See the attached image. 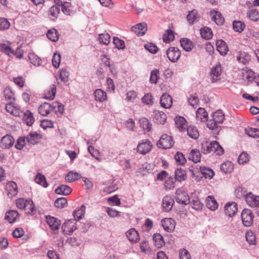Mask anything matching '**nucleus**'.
Masks as SVG:
<instances>
[{
  "label": "nucleus",
  "mask_w": 259,
  "mask_h": 259,
  "mask_svg": "<svg viewBox=\"0 0 259 259\" xmlns=\"http://www.w3.org/2000/svg\"><path fill=\"white\" fill-rule=\"evenodd\" d=\"M224 120V113L222 110H219L213 113L212 119L208 120L206 125L209 129L216 131V134H218L221 130V126L219 124H222Z\"/></svg>",
  "instance_id": "obj_1"
},
{
  "label": "nucleus",
  "mask_w": 259,
  "mask_h": 259,
  "mask_svg": "<svg viewBox=\"0 0 259 259\" xmlns=\"http://www.w3.org/2000/svg\"><path fill=\"white\" fill-rule=\"evenodd\" d=\"M201 151L202 153L207 154L211 152L216 153L217 155H222L224 154V151L223 147L217 141H212L211 142H205L202 143Z\"/></svg>",
  "instance_id": "obj_2"
},
{
  "label": "nucleus",
  "mask_w": 259,
  "mask_h": 259,
  "mask_svg": "<svg viewBox=\"0 0 259 259\" xmlns=\"http://www.w3.org/2000/svg\"><path fill=\"white\" fill-rule=\"evenodd\" d=\"M174 144L171 136L167 134H163L157 143L158 148L166 149L171 148Z\"/></svg>",
  "instance_id": "obj_3"
},
{
  "label": "nucleus",
  "mask_w": 259,
  "mask_h": 259,
  "mask_svg": "<svg viewBox=\"0 0 259 259\" xmlns=\"http://www.w3.org/2000/svg\"><path fill=\"white\" fill-rule=\"evenodd\" d=\"M175 199L177 202L184 205L190 202V197L187 192L183 189H179L176 191Z\"/></svg>",
  "instance_id": "obj_4"
},
{
  "label": "nucleus",
  "mask_w": 259,
  "mask_h": 259,
  "mask_svg": "<svg viewBox=\"0 0 259 259\" xmlns=\"http://www.w3.org/2000/svg\"><path fill=\"white\" fill-rule=\"evenodd\" d=\"M254 215L252 211L247 208L243 210L241 213V219L243 224L246 227H250L253 223Z\"/></svg>",
  "instance_id": "obj_5"
},
{
  "label": "nucleus",
  "mask_w": 259,
  "mask_h": 259,
  "mask_svg": "<svg viewBox=\"0 0 259 259\" xmlns=\"http://www.w3.org/2000/svg\"><path fill=\"white\" fill-rule=\"evenodd\" d=\"M166 54L169 60L173 63L177 62L181 55L179 49L174 47L169 48L166 50Z\"/></svg>",
  "instance_id": "obj_6"
},
{
  "label": "nucleus",
  "mask_w": 259,
  "mask_h": 259,
  "mask_svg": "<svg viewBox=\"0 0 259 259\" xmlns=\"http://www.w3.org/2000/svg\"><path fill=\"white\" fill-rule=\"evenodd\" d=\"M152 148L151 142L148 139H145L138 144L137 150L139 153L145 155L149 153Z\"/></svg>",
  "instance_id": "obj_7"
},
{
  "label": "nucleus",
  "mask_w": 259,
  "mask_h": 259,
  "mask_svg": "<svg viewBox=\"0 0 259 259\" xmlns=\"http://www.w3.org/2000/svg\"><path fill=\"white\" fill-rule=\"evenodd\" d=\"M77 229L76 222L74 220H68L62 226V230L64 234L71 235Z\"/></svg>",
  "instance_id": "obj_8"
},
{
  "label": "nucleus",
  "mask_w": 259,
  "mask_h": 259,
  "mask_svg": "<svg viewBox=\"0 0 259 259\" xmlns=\"http://www.w3.org/2000/svg\"><path fill=\"white\" fill-rule=\"evenodd\" d=\"M45 219L47 224L53 231H58L61 226V221L50 215L45 216Z\"/></svg>",
  "instance_id": "obj_9"
},
{
  "label": "nucleus",
  "mask_w": 259,
  "mask_h": 259,
  "mask_svg": "<svg viewBox=\"0 0 259 259\" xmlns=\"http://www.w3.org/2000/svg\"><path fill=\"white\" fill-rule=\"evenodd\" d=\"M222 74V66L218 62L216 65L211 68L210 73V76L212 82H215L220 79V76Z\"/></svg>",
  "instance_id": "obj_10"
},
{
  "label": "nucleus",
  "mask_w": 259,
  "mask_h": 259,
  "mask_svg": "<svg viewBox=\"0 0 259 259\" xmlns=\"http://www.w3.org/2000/svg\"><path fill=\"white\" fill-rule=\"evenodd\" d=\"M161 225L164 230L170 232L174 230L176 222L171 218H165L161 220Z\"/></svg>",
  "instance_id": "obj_11"
},
{
  "label": "nucleus",
  "mask_w": 259,
  "mask_h": 259,
  "mask_svg": "<svg viewBox=\"0 0 259 259\" xmlns=\"http://www.w3.org/2000/svg\"><path fill=\"white\" fill-rule=\"evenodd\" d=\"M15 140L12 136L7 135L4 136L0 141V146L4 149H9L14 144Z\"/></svg>",
  "instance_id": "obj_12"
},
{
  "label": "nucleus",
  "mask_w": 259,
  "mask_h": 259,
  "mask_svg": "<svg viewBox=\"0 0 259 259\" xmlns=\"http://www.w3.org/2000/svg\"><path fill=\"white\" fill-rule=\"evenodd\" d=\"M245 201L250 207H256L259 204V196L249 192L246 195Z\"/></svg>",
  "instance_id": "obj_13"
},
{
  "label": "nucleus",
  "mask_w": 259,
  "mask_h": 259,
  "mask_svg": "<svg viewBox=\"0 0 259 259\" xmlns=\"http://www.w3.org/2000/svg\"><path fill=\"white\" fill-rule=\"evenodd\" d=\"M237 204L234 202H228L225 206V213L230 217L234 215L237 212Z\"/></svg>",
  "instance_id": "obj_14"
},
{
  "label": "nucleus",
  "mask_w": 259,
  "mask_h": 259,
  "mask_svg": "<svg viewBox=\"0 0 259 259\" xmlns=\"http://www.w3.org/2000/svg\"><path fill=\"white\" fill-rule=\"evenodd\" d=\"M147 30V24L145 23H140L131 28V30L139 36L145 34Z\"/></svg>",
  "instance_id": "obj_15"
},
{
  "label": "nucleus",
  "mask_w": 259,
  "mask_h": 259,
  "mask_svg": "<svg viewBox=\"0 0 259 259\" xmlns=\"http://www.w3.org/2000/svg\"><path fill=\"white\" fill-rule=\"evenodd\" d=\"M7 191V195L9 197H13L17 195L18 193L17 185L13 181L8 183L6 186Z\"/></svg>",
  "instance_id": "obj_16"
},
{
  "label": "nucleus",
  "mask_w": 259,
  "mask_h": 259,
  "mask_svg": "<svg viewBox=\"0 0 259 259\" xmlns=\"http://www.w3.org/2000/svg\"><path fill=\"white\" fill-rule=\"evenodd\" d=\"M160 103L162 107L169 108L172 104V97L167 93L163 94L160 97Z\"/></svg>",
  "instance_id": "obj_17"
},
{
  "label": "nucleus",
  "mask_w": 259,
  "mask_h": 259,
  "mask_svg": "<svg viewBox=\"0 0 259 259\" xmlns=\"http://www.w3.org/2000/svg\"><path fill=\"white\" fill-rule=\"evenodd\" d=\"M173 198L169 195L165 196L162 200V207L166 211H170L174 204Z\"/></svg>",
  "instance_id": "obj_18"
},
{
  "label": "nucleus",
  "mask_w": 259,
  "mask_h": 259,
  "mask_svg": "<svg viewBox=\"0 0 259 259\" xmlns=\"http://www.w3.org/2000/svg\"><path fill=\"white\" fill-rule=\"evenodd\" d=\"M5 109L8 112L15 116H20L22 114L21 110L14 106L12 101H10L6 105Z\"/></svg>",
  "instance_id": "obj_19"
},
{
  "label": "nucleus",
  "mask_w": 259,
  "mask_h": 259,
  "mask_svg": "<svg viewBox=\"0 0 259 259\" xmlns=\"http://www.w3.org/2000/svg\"><path fill=\"white\" fill-rule=\"evenodd\" d=\"M26 141L31 145L37 144L41 139L42 136L40 134L36 132H30L29 135L25 137Z\"/></svg>",
  "instance_id": "obj_20"
},
{
  "label": "nucleus",
  "mask_w": 259,
  "mask_h": 259,
  "mask_svg": "<svg viewBox=\"0 0 259 259\" xmlns=\"http://www.w3.org/2000/svg\"><path fill=\"white\" fill-rule=\"evenodd\" d=\"M217 50L220 54L224 56L226 55L229 51L227 44L222 39L218 40L216 42Z\"/></svg>",
  "instance_id": "obj_21"
},
{
  "label": "nucleus",
  "mask_w": 259,
  "mask_h": 259,
  "mask_svg": "<svg viewBox=\"0 0 259 259\" xmlns=\"http://www.w3.org/2000/svg\"><path fill=\"white\" fill-rule=\"evenodd\" d=\"M53 111L52 104L45 102L39 106L38 108L39 113L42 116H47Z\"/></svg>",
  "instance_id": "obj_22"
},
{
  "label": "nucleus",
  "mask_w": 259,
  "mask_h": 259,
  "mask_svg": "<svg viewBox=\"0 0 259 259\" xmlns=\"http://www.w3.org/2000/svg\"><path fill=\"white\" fill-rule=\"evenodd\" d=\"M126 237L131 242H137L140 240V237L137 231L134 228L130 229L126 232Z\"/></svg>",
  "instance_id": "obj_23"
},
{
  "label": "nucleus",
  "mask_w": 259,
  "mask_h": 259,
  "mask_svg": "<svg viewBox=\"0 0 259 259\" xmlns=\"http://www.w3.org/2000/svg\"><path fill=\"white\" fill-rule=\"evenodd\" d=\"M71 192L72 189L66 185H61L58 186L55 190L56 194L61 195H68L70 194Z\"/></svg>",
  "instance_id": "obj_24"
},
{
  "label": "nucleus",
  "mask_w": 259,
  "mask_h": 259,
  "mask_svg": "<svg viewBox=\"0 0 259 259\" xmlns=\"http://www.w3.org/2000/svg\"><path fill=\"white\" fill-rule=\"evenodd\" d=\"M154 119L157 123L163 124L166 120V115L162 111H155L154 112Z\"/></svg>",
  "instance_id": "obj_25"
},
{
  "label": "nucleus",
  "mask_w": 259,
  "mask_h": 259,
  "mask_svg": "<svg viewBox=\"0 0 259 259\" xmlns=\"http://www.w3.org/2000/svg\"><path fill=\"white\" fill-rule=\"evenodd\" d=\"M200 172L205 179H211L214 175L212 169L205 166H200Z\"/></svg>",
  "instance_id": "obj_26"
},
{
  "label": "nucleus",
  "mask_w": 259,
  "mask_h": 259,
  "mask_svg": "<svg viewBox=\"0 0 259 259\" xmlns=\"http://www.w3.org/2000/svg\"><path fill=\"white\" fill-rule=\"evenodd\" d=\"M181 47L186 52H190L193 47V44L189 39L187 38H182L180 40Z\"/></svg>",
  "instance_id": "obj_27"
},
{
  "label": "nucleus",
  "mask_w": 259,
  "mask_h": 259,
  "mask_svg": "<svg viewBox=\"0 0 259 259\" xmlns=\"http://www.w3.org/2000/svg\"><path fill=\"white\" fill-rule=\"evenodd\" d=\"M175 180L178 182H182L184 181L187 178V174L186 171L182 168H178L176 169L175 173Z\"/></svg>",
  "instance_id": "obj_28"
},
{
  "label": "nucleus",
  "mask_w": 259,
  "mask_h": 259,
  "mask_svg": "<svg viewBox=\"0 0 259 259\" xmlns=\"http://www.w3.org/2000/svg\"><path fill=\"white\" fill-rule=\"evenodd\" d=\"M237 60L243 64L248 63L250 60V56L245 52H239L237 55Z\"/></svg>",
  "instance_id": "obj_29"
},
{
  "label": "nucleus",
  "mask_w": 259,
  "mask_h": 259,
  "mask_svg": "<svg viewBox=\"0 0 259 259\" xmlns=\"http://www.w3.org/2000/svg\"><path fill=\"white\" fill-rule=\"evenodd\" d=\"M23 120L28 126H31L34 122V118L32 113L29 110H27L23 113Z\"/></svg>",
  "instance_id": "obj_30"
},
{
  "label": "nucleus",
  "mask_w": 259,
  "mask_h": 259,
  "mask_svg": "<svg viewBox=\"0 0 259 259\" xmlns=\"http://www.w3.org/2000/svg\"><path fill=\"white\" fill-rule=\"evenodd\" d=\"M60 13V9L56 6H52L49 11V17L52 21H55Z\"/></svg>",
  "instance_id": "obj_31"
},
{
  "label": "nucleus",
  "mask_w": 259,
  "mask_h": 259,
  "mask_svg": "<svg viewBox=\"0 0 259 259\" xmlns=\"http://www.w3.org/2000/svg\"><path fill=\"white\" fill-rule=\"evenodd\" d=\"M140 126L141 127L147 132H150L152 130V124L149 120L145 118L142 117L139 121Z\"/></svg>",
  "instance_id": "obj_32"
},
{
  "label": "nucleus",
  "mask_w": 259,
  "mask_h": 259,
  "mask_svg": "<svg viewBox=\"0 0 259 259\" xmlns=\"http://www.w3.org/2000/svg\"><path fill=\"white\" fill-rule=\"evenodd\" d=\"M18 216L19 213L17 210H10L6 212L5 219L10 223H13L15 222Z\"/></svg>",
  "instance_id": "obj_33"
},
{
  "label": "nucleus",
  "mask_w": 259,
  "mask_h": 259,
  "mask_svg": "<svg viewBox=\"0 0 259 259\" xmlns=\"http://www.w3.org/2000/svg\"><path fill=\"white\" fill-rule=\"evenodd\" d=\"M94 96L96 101L103 102L107 100V94L105 92L101 89H97L94 92Z\"/></svg>",
  "instance_id": "obj_34"
},
{
  "label": "nucleus",
  "mask_w": 259,
  "mask_h": 259,
  "mask_svg": "<svg viewBox=\"0 0 259 259\" xmlns=\"http://www.w3.org/2000/svg\"><path fill=\"white\" fill-rule=\"evenodd\" d=\"M199 17L200 16L198 15L197 11L195 10H193L190 12L187 15V19L188 22L190 24H192L198 21Z\"/></svg>",
  "instance_id": "obj_35"
},
{
  "label": "nucleus",
  "mask_w": 259,
  "mask_h": 259,
  "mask_svg": "<svg viewBox=\"0 0 259 259\" xmlns=\"http://www.w3.org/2000/svg\"><path fill=\"white\" fill-rule=\"evenodd\" d=\"M56 93V87L55 85L52 84L50 89L46 91L44 93V98L49 100H53L55 98Z\"/></svg>",
  "instance_id": "obj_36"
},
{
  "label": "nucleus",
  "mask_w": 259,
  "mask_h": 259,
  "mask_svg": "<svg viewBox=\"0 0 259 259\" xmlns=\"http://www.w3.org/2000/svg\"><path fill=\"white\" fill-rule=\"evenodd\" d=\"M47 36L52 41L56 42L59 39V32L55 28H52L48 31Z\"/></svg>",
  "instance_id": "obj_37"
},
{
  "label": "nucleus",
  "mask_w": 259,
  "mask_h": 259,
  "mask_svg": "<svg viewBox=\"0 0 259 259\" xmlns=\"http://www.w3.org/2000/svg\"><path fill=\"white\" fill-rule=\"evenodd\" d=\"M221 171L225 174L231 172L234 169L233 163L229 161H226L221 165Z\"/></svg>",
  "instance_id": "obj_38"
},
{
  "label": "nucleus",
  "mask_w": 259,
  "mask_h": 259,
  "mask_svg": "<svg viewBox=\"0 0 259 259\" xmlns=\"http://www.w3.org/2000/svg\"><path fill=\"white\" fill-rule=\"evenodd\" d=\"M207 207L212 210H214L218 208V204L213 196H208L206 199Z\"/></svg>",
  "instance_id": "obj_39"
},
{
  "label": "nucleus",
  "mask_w": 259,
  "mask_h": 259,
  "mask_svg": "<svg viewBox=\"0 0 259 259\" xmlns=\"http://www.w3.org/2000/svg\"><path fill=\"white\" fill-rule=\"evenodd\" d=\"M81 175L76 172L71 171L65 177V180L67 182H72L81 178Z\"/></svg>",
  "instance_id": "obj_40"
},
{
  "label": "nucleus",
  "mask_w": 259,
  "mask_h": 259,
  "mask_svg": "<svg viewBox=\"0 0 259 259\" xmlns=\"http://www.w3.org/2000/svg\"><path fill=\"white\" fill-rule=\"evenodd\" d=\"M189 159L195 163L199 162L201 159V154L199 151L196 149L192 150L189 154Z\"/></svg>",
  "instance_id": "obj_41"
},
{
  "label": "nucleus",
  "mask_w": 259,
  "mask_h": 259,
  "mask_svg": "<svg viewBox=\"0 0 259 259\" xmlns=\"http://www.w3.org/2000/svg\"><path fill=\"white\" fill-rule=\"evenodd\" d=\"M187 134L191 138L197 139L199 137V133L196 127L193 125H190L187 128Z\"/></svg>",
  "instance_id": "obj_42"
},
{
  "label": "nucleus",
  "mask_w": 259,
  "mask_h": 259,
  "mask_svg": "<svg viewBox=\"0 0 259 259\" xmlns=\"http://www.w3.org/2000/svg\"><path fill=\"white\" fill-rule=\"evenodd\" d=\"M153 240L155 242V245L158 248L162 247L165 244L163 237L159 233L153 235Z\"/></svg>",
  "instance_id": "obj_43"
},
{
  "label": "nucleus",
  "mask_w": 259,
  "mask_h": 259,
  "mask_svg": "<svg viewBox=\"0 0 259 259\" xmlns=\"http://www.w3.org/2000/svg\"><path fill=\"white\" fill-rule=\"evenodd\" d=\"M242 76L244 80L247 81H252L255 78V73L251 69L244 70L242 72Z\"/></svg>",
  "instance_id": "obj_44"
},
{
  "label": "nucleus",
  "mask_w": 259,
  "mask_h": 259,
  "mask_svg": "<svg viewBox=\"0 0 259 259\" xmlns=\"http://www.w3.org/2000/svg\"><path fill=\"white\" fill-rule=\"evenodd\" d=\"M200 34L202 37L207 40L211 38L212 36L211 29L207 27H204L200 29Z\"/></svg>",
  "instance_id": "obj_45"
},
{
  "label": "nucleus",
  "mask_w": 259,
  "mask_h": 259,
  "mask_svg": "<svg viewBox=\"0 0 259 259\" xmlns=\"http://www.w3.org/2000/svg\"><path fill=\"white\" fill-rule=\"evenodd\" d=\"M159 70L158 69H155L152 70L150 73V77L149 81L151 83L156 84L158 80L159 79Z\"/></svg>",
  "instance_id": "obj_46"
},
{
  "label": "nucleus",
  "mask_w": 259,
  "mask_h": 259,
  "mask_svg": "<svg viewBox=\"0 0 259 259\" xmlns=\"http://www.w3.org/2000/svg\"><path fill=\"white\" fill-rule=\"evenodd\" d=\"M0 51L9 56L14 55V51L9 45L6 44H0Z\"/></svg>",
  "instance_id": "obj_47"
},
{
  "label": "nucleus",
  "mask_w": 259,
  "mask_h": 259,
  "mask_svg": "<svg viewBox=\"0 0 259 259\" xmlns=\"http://www.w3.org/2000/svg\"><path fill=\"white\" fill-rule=\"evenodd\" d=\"M247 16L251 21H257L259 20V13L256 9H252L248 10Z\"/></svg>",
  "instance_id": "obj_48"
},
{
  "label": "nucleus",
  "mask_w": 259,
  "mask_h": 259,
  "mask_svg": "<svg viewBox=\"0 0 259 259\" xmlns=\"http://www.w3.org/2000/svg\"><path fill=\"white\" fill-rule=\"evenodd\" d=\"M215 14L212 15V20L218 25H222L224 24L225 20L221 13L214 11Z\"/></svg>",
  "instance_id": "obj_49"
},
{
  "label": "nucleus",
  "mask_w": 259,
  "mask_h": 259,
  "mask_svg": "<svg viewBox=\"0 0 259 259\" xmlns=\"http://www.w3.org/2000/svg\"><path fill=\"white\" fill-rule=\"evenodd\" d=\"M245 133L250 137L259 139V129L256 128H246Z\"/></svg>",
  "instance_id": "obj_50"
},
{
  "label": "nucleus",
  "mask_w": 259,
  "mask_h": 259,
  "mask_svg": "<svg viewBox=\"0 0 259 259\" xmlns=\"http://www.w3.org/2000/svg\"><path fill=\"white\" fill-rule=\"evenodd\" d=\"M85 213V206L83 205L80 208L77 209L73 212V217L75 221L76 220H79L84 215Z\"/></svg>",
  "instance_id": "obj_51"
},
{
  "label": "nucleus",
  "mask_w": 259,
  "mask_h": 259,
  "mask_svg": "<svg viewBox=\"0 0 259 259\" xmlns=\"http://www.w3.org/2000/svg\"><path fill=\"white\" fill-rule=\"evenodd\" d=\"M28 58L31 63L33 65L39 66L41 64L42 61L41 59L34 53L29 54Z\"/></svg>",
  "instance_id": "obj_52"
},
{
  "label": "nucleus",
  "mask_w": 259,
  "mask_h": 259,
  "mask_svg": "<svg viewBox=\"0 0 259 259\" xmlns=\"http://www.w3.org/2000/svg\"><path fill=\"white\" fill-rule=\"evenodd\" d=\"M35 182L41 185L45 188H46L48 187V183L47 182L46 178L45 176H44L42 174H38L35 178Z\"/></svg>",
  "instance_id": "obj_53"
},
{
  "label": "nucleus",
  "mask_w": 259,
  "mask_h": 259,
  "mask_svg": "<svg viewBox=\"0 0 259 259\" xmlns=\"http://www.w3.org/2000/svg\"><path fill=\"white\" fill-rule=\"evenodd\" d=\"M175 39L174 32L171 30H167L163 35V40L165 42H169Z\"/></svg>",
  "instance_id": "obj_54"
},
{
  "label": "nucleus",
  "mask_w": 259,
  "mask_h": 259,
  "mask_svg": "<svg viewBox=\"0 0 259 259\" xmlns=\"http://www.w3.org/2000/svg\"><path fill=\"white\" fill-rule=\"evenodd\" d=\"M98 39L100 43L108 45L110 41V36L107 33H103L99 35Z\"/></svg>",
  "instance_id": "obj_55"
},
{
  "label": "nucleus",
  "mask_w": 259,
  "mask_h": 259,
  "mask_svg": "<svg viewBox=\"0 0 259 259\" xmlns=\"http://www.w3.org/2000/svg\"><path fill=\"white\" fill-rule=\"evenodd\" d=\"M175 123L177 127L180 130L183 131L185 129L186 120L182 117H176Z\"/></svg>",
  "instance_id": "obj_56"
},
{
  "label": "nucleus",
  "mask_w": 259,
  "mask_h": 259,
  "mask_svg": "<svg viewBox=\"0 0 259 259\" xmlns=\"http://www.w3.org/2000/svg\"><path fill=\"white\" fill-rule=\"evenodd\" d=\"M233 27L235 31L241 32L244 29L245 24L240 21H235L233 23Z\"/></svg>",
  "instance_id": "obj_57"
},
{
  "label": "nucleus",
  "mask_w": 259,
  "mask_h": 259,
  "mask_svg": "<svg viewBox=\"0 0 259 259\" xmlns=\"http://www.w3.org/2000/svg\"><path fill=\"white\" fill-rule=\"evenodd\" d=\"M67 203V200L65 197H61L57 198L54 203L55 207L58 208H64Z\"/></svg>",
  "instance_id": "obj_58"
},
{
  "label": "nucleus",
  "mask_w": 259,
  "mask_h": 259,
  "mask_svg": "<svg viewBox=\"0 0 259 259\" xmlns=\"http://www.w3.org/2000/svg\"><path fill=\"white\" fill-rule=\"evenodd\" d=\"M207 117V113L203 108H199L196 113V117L198 120H202Z\"/></svg>",
  "instance_id": "obj_59"
},
{
  "label": "nucleus",
  "mask_w": 259,
  "mask_h": 259,
  "mask_svg": "<svg viewBox=\"0 0 259 259\" xmlns=\"http://www.w3.org/2000/svg\"><path fill=\"white\" fill-rule=\"evenodd\" d=\"M235 195L239 199L246 198V195L247 194L246 190L243 187H238L235 190Z\"/></svg>",
  "instance_id": "obj_60"
},
{
  "label": "nucleus",
  "mask_w": 259,
  "mask_h": 259,
  "mask_svg": "<svg viewBox=\"0 0 259 259\" xmlns=\"http://www.w3.org/2000/svg\"><path fill=\"white\" fill-rule=\"evenodd\" d=\"M53 111L55 110L56 112H59L62 114L64 112V106L61 103L58 102H54L52 103Z\"/></svg>",
  "instance_id": "obj_61"
},
{
  "label": "nucleus",
  "mask_w": 259,
  "mask_h": 259,
  "mask_svg": "<svg viewBox=\"0 0 259 259\" xmlns=\"http://www.w3.org/2000/svg\"><path fill=\"white\" fill-rule=\"evenodd\" d=\"M25 208L27 210V213L29 214L34 215L36 213V210L35 208L33 202L31 200H29L27 204V207H26Z\"/></svg>",
  "instance_id": "obj_62"
},
{
  "label": "nucleus",
  "mask_w": 259,
  "mask_h": 259,
  "mask_svg": "<svg viewBox=\"0 0 259 259\" xmlns=\"http://www.w3.org/2000/svg\"><path fill=\"white\" fill-rule=\"evenodd\" d=\"M246 241L251 245H254L256 244L255 236L254 234L252 232H247L246 233Z\"/></svg>",
  "instance_id": "obj_63"
},
{
  "label": "nucleus",
  "mask_w": 259,
  "mask_h": 259,
  "mask_svg": "<svg viewBox=\"0 0 259 259\" xmlns=\"http://www.w3.org/2000/svg\"><path fill=\"white\" fill-rule=\"evenodd\" d=\"M188 102L190 105L194 108H196L199 103V98L196 94L192 95L188 99Z\"/></svg>",
  "instance_id": "obj_64"
}]
</instances>
